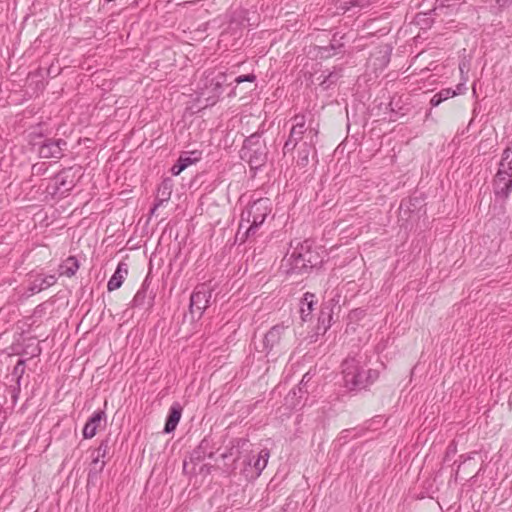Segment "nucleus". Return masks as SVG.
Masks as SVG:
<instances>
[{
  "instance_id": "nucleus-1",
  "label": "nucleus",
  "mask_w": 512,
  "mask_h": 512,
  "mask_svg": "<svg viewBox=\"0 0 512 512\" xmlns=\"http://www.w3.org/2000/svg\"><path fill=\"white\" fill-rule=\"evenodd\" d=\"M271 202L268 198H260L254 201L241 213L236 238L244 242L256 235L258 228L264 223L271 213Z\"/></svg>"
},
{
  "instance_id": "nucleus-2",
  "label": "nucleus",
  "mask_w": 512,
  "mask_h": 512,
  "mask_svg": "<svg viewBox=\"0 0 512 512\" xmlns=\"http://www.w3.org/2000/svg\"><path fill=\"white\" fill-rule=\"evenodd\" d=\"M361 357H348L342 362L344 386L350 391H358L373 384L379 377L377 370L364 369Z\"/></svg>"
},
{
  "instance_id": "nucleus-3",
  "label": "nucleus",
  "mask_w": 512,
  "mask_h": 512,
  "mask_svg": "<svg viewBox=\"0 0 512 512\" xmlns=\"http://www.w3.org/2000/svg\"><path fill=\"white\" fill-rule=\"evenodd\" d=\"M268 156L266 142L262 139V132H256L247 137L240 150V158L247 162L251 169L262 167Z\"/></svg>"
},
{
  "instance_id": "nucleus-4",
  "label": "nucleus",
  "mask_w": 512,
  "mask_h": 512,
  "mask_svg": "<svg viewBox=\"0 0 512 512\" xmlns=\"http://www.w3.org/2000/svg\"><path fill=\"white\" fill-rule=\"evenodd\" d=\"M493 192L498 199L506 200L512 192V141L502 154L498 171L493 179Z\"/></svg>"
},
{
  "instance_id": "nucleus-5",
  "label": "nucleus",
  "mask_w": 512,
  "mask_h": 512,
  "mask_svg": "<svg viewBox=\"0 0 512 512\" xmlns=\"http://www.w3.org/2000/svg\"><path fill=\"white\" fill-rule=\"evenodd\" d=\"M213 289L207 283L195 287L190 296L189 313L192 321L199 320L210 304Z\"/></svg>"
},
{
  "instance_id": "nucleus-6",
  "label": "nucleus",
  "mask_w": 512,
  "mask_h": 512,
  "mask_svg": "<svg viewBox=\"0 0 512 512\" xmlns=\"http://www.w3.org/2000/svg\"><path fill=\"white\" fill-rule=\"evenodd\" d=\"M76 181V172L73 167L63 169L48 184L46 192L52 196L64 195L73 189Z\"/></svg>"
},
{
  "instance_id": "nucleus-7",
  "label": "nucleus",
  "mask_w": 512,
  "mask_h": 512,
  "mask_svg": "<svg viewBox=\"0 0 512 512\" xmlns=\"http://www.w3.org/2000/svg\"><path fill=\"white\" fill-rule=\"evenodd\" d=\"M288 326L277 324L273 326L265 335L262 341V348L259 350L269 354L273 349L281 350L285 347L286 331Z\"/></svg>"
},
{
  "instance_id": "nucleus-8",
  "label": "nucleus",
  "mask_w": 512,
  "mask_h": 512,
  "mask_svg": "<svg viewBox=\"0 0 512 512\" xmlns=\"http://www.w3.org/2000/svg\"><path fill=\"white\" fill-rule=\"evenodd\" d=\"M67 147V142L63 139L47 138L38 148V154L44 159H61Z\"/></svg>"
},
{
  "instance_id": "nucleus-9",
  "label": "nucleus",
  "mask_w": 512,
  "mask_h": 512,
  "mask_svg": "<svg viewBox=\"0 0 512 512\" xmlns=\"http://www.w3.org/2000/svg\"><path fill=\"white\" fill-rule=\"evenodd\" d=\"M223 75H218L209 79L206 77L204 88L201 89L200 95L205 97L208 105H213L217 102L222 93Z\"/></svg>"
},
{
  "instance_id": "nucleus-10",
  "label": "nucleus",
  "mask_w": 512,
  "mask_h": 512,
  "mask_svg": "<svg viewBox=\"0 0 512 512\" xmlns=\"http://www.w3.org/2000/svg\"><path fill=\"white\" fill-rule=\"evenodd\" d=\"M57 281L55 275H42L38 274L34 277L33 280L30 281L28 286V291L31 294L39 293L42 290H45L51 286H53Z\"/></svg>"
},
{
  "instance_id": "nucleus-11",
  "label": "nucleus",
  "mask_w": 512,
  "mask_h": 512,
  "mask_svg": "<svg viewBox=\"0 0 512 512\" xmlns=\"http://www.w3.org/2000/svg\"><path fill=\"white\" fill-rule=\"evenodd\" d=\"M106 415L102 410L95 411L88 419L83 428V437L90 439L96 435L97 429L100 427L101 422L105 421Z\"/></svg>"
},
{
  "instance_id": "nucleus-12",
  "label": "nucleus",
  "mask_w": 512,
  "mask_h": 512,
  "mask_svg": "<svg viewBox=\"0 0 512 512\" xmlns=\"http://www.w3.org/2000/svg\"><path fill=\"white\" fill-rule=\"evenodd\" d=\"M307 131L306 126H292L289 137L283 146L284 154L291 152L295 149L298 142L302 139L304 133Z\"/></svg>"
},
{
  "instance_id": "nucleus-13",
  "label": "nucleus",
  "mask_w": 512,
  "mask_h": 512,
  "mask_svg": "<svg viewBox=\"0 0 512 512\" xmlns=\"http://www.w3.org/2000/svg\"><path fill=\"white\" fill-rule=\"evenodd\" d=\"M128 274V265L124 262H120L108 281L107 288L109 291H114L121 287L125 277Z\"/></svg>"
},
{
  "instance_id": "nucleus-14",
  "label": "nucleus",
  "mask_w": 512,
  "mask_h": 512,
  "mask_svg": "<svg viewBox=\"0 0 512 512\" xmlns=\"http://www.w3.org/2000/svg\"><path fill=\"white\" fill-rule=\"evenodd\" d=\"M172 187L173 184L170 179H165L162 181V183L158 187L156 203L151 209V213H154L158 207H160L164 202H167L170 199Z\"/></svg>"
},
{
  "instance_id": "nucleus-15",
  "label": "nucleus",
  "mask_w": 512,
  "mask_h": 512,
  "mask_svg": "<svg viewBox=\"0 0 512 512\" xmlns=\"http://www.w3.org/2000/svg\"><path fill=\"white\" fill-rule=\"evenodd\" d=\"M214 452L211 449V441L207 438H204L198 447L193 450L190 456L191 462H201L205 459V457H213Z\"/></svg>"
},
{
  "instance_id": "nucleus-16",
  "label": "nucleus",
  "mask_w": 512,
  "mask_h": 512,
  "mask_svg": "<svg viewBox=\"0 0 512 512\" xmlns=\"http://www.w3.org/2000/svg\"><path fill=\"white\" fill-rule=\"evenodd\" d=\"M200 159V153L197 151H193L190 155H181L177 162L172 166L171 173L174 176L179 175L183 170H185L189 165L195 163Z\"/></svg>"
},
{
  "instance_id": "nucleus-17",
  "label": "nucleus",
  "mask_w": 512,
  "mask_h": 512,
  "mask_svg": "<svg viewBox=\"0 0 512 512\" xmlns=\"http://www.w3.org/2000/svg\"><path fill=\"white\" fill-rule=\"evenodd\" d=\"M181 415H182L181 405L179 403H174L169 409V414L167 416L165 427H164L165 433H171L176 429V427L180 421Z\"/></svg>"
},
{
  "instance_id": "nucleus-18",
  "label": "nucleus",
  "mask_w": 512,
  "mask_h": 512,
  "mask_svg": "<svg viewBox=\"0 0 512 512\" xmlns=\"http://www.w3.org/2000/svg\"><path fill=\"white\" fill-rule=\"evenodd\" d=\"M314 298L315 295L309 292H306L303 296L300 307V314L303 321H307L311 316L315 304Z\"/></svg>"
},
{
  "instance_id": "nucleus-19",
  "label": "nucleus",
  "mask_w": 512,
  "mask_h": 512,
  "mask_svg": "<svg viewBox=\"0 0 512 512\" xmlns=\"http://www.w3.org/2000/svg\"><path fill=\"white\" fill-rule=\"evenodd\" d=\"M79 269V262L75 256H69L61 265V274L67 277H72Z\"/></svg>"
},
{
  "instance_id": "nucleus-20",
  "label": "nucleus",
  "mask_w": 512,
  "mask_h": 512,
  "mask_svg": "<svg viewBox=\"0 0 512 512\" xmlns=\"http://www.w3.org/2000/svg\"><path fill=\"white\" fill-rule=\"evenodd\" d=\"M92 457H93V459L91 462V467L88 472V482L89 483L96 481L98 479L99 474L103 471L105 464H106L104 460H100V458H97L95 456H92Z\"/></svg>"
},
{
  "instance_id": "nucleus-21",
  "label": "nucleus",
  "mask_w": 512,
  "mask_h": 512,
  "mask_svg": "<svg viewBox=\"0 0 512 512\" xmlns=\"http://www.w3.org/2000/svg\"><path fill=\"white\" fill-rule=\"evenodd\" d=\"M313 150V145L308 143H303L300 149L298 150V156L296 163L300 167H305L309 163V157L311 151Z\"/></svg>"
},
{
  "instance_id": "nucleus-22",
  "label": "nucleus",
  "mask_w": 512,
  "mask_h": 512,
  "mask_svg": "<svg viewBox=\"0 0 512 512\" xmlns=\"http://www.w3.org/2000/svg\"><path fill=\"white\" fill-rule=\"evenodd\" d=\"M269 457L270 452L268 449H262L259 452L257 459L253 463L257 476H259L262 473V471L266 468Z\"/></svg>"
},
{
  "instance_id": "nucleus-23",
  "label": "nucleus",
  "mask_w": 512,
  "mask_h": 512,
  "mask_svg": "<svg viewBox=\"0 0 512 512\" xmlns=\"http://www.w3.org/2000/svg\"><path fill=\"white\" fill-rule=\"evenodd\" d=\"M247 442L248 441L246 439H242V438L236 439L235 441L232 442V446L229 449V451L222 454V458L226 459L230 456H233L234 462H235L239 458L240 448L245 446L247 444Z\"/></svg>"
},
{
  "instance_id": "nucleus-24",
  "label": "nucleus",
  "mask_w": 512,
  "mask_h": 512,
  "mask_svg": "<svg viewBox=\"0 0 512 512\" xmlns=\"http://www.w3.org/2000/svg\"><path fill=\"white\" fill-rule=\"evenodd\" d=\"M298 252H301L303 261L306 262L307 264H310V268L316 266V256L310 251V246L307 241L301 244V248L300 250H298Z\"/></svg>"
},
{
  "instance_id": "nucleus-25",
  "label": "nucleus",
  "mask_w": 512,
  "mask_h": 512,
  "mask_svg": "<svg viewBox=\"0 0 512 512\" xmlns=\"http://www.w3.org/2000/svg\"><path fill=\"white\" fill-rule=\"evenodd\" d=\"M291 259H292L293 269H295V270L302 271V270H307L308 268H310V264H307L306 262L303 261L301 252H298V249H295L292 252Z\"/></svg>"
},
{
  "instance_id": "nucleus-26",
  "label": "nucleus",
  "mask_w": 512,
  "mask_h": 512,
  "mask_svg": "<svg viewBox=\"0 0 512 512\" xmlns=\"http://www.w3.org/2000/svg\"><path fill=\"white\" fill-rule=\"evenodd\" d=\"M339 78V75L335 72H329L327 75L324 76L323 80L320 82V86L327 90L330 88L332 84H334Z\"/></svg>"
},
{
  "instance_id": "nucleus-27",
  "label": "nucleus",
  "mask_w": 512,
  "mask_h": 512,
  "mask_svg": "<svg viewBox=\"0 0 512 512\" xmlns=\"http://www.w3.org/2000/svg\"><path fill=\"white\" fill-rule=\"evenodd\" d=\"M25 371V360H18L17 364L15 365L12 375L16 377V383L21 384V379L23 377Z\"/></svg>"
},
{
  "instance_id": "nucleus-28",
  "label": "nucleus",
  "mask_w": 512,
  "mask_h": 512,
  "mask_svg": "<svg viewBox=\"0 0 512 512\" xmlns=\"http://www.w3.org/2000/svg\"><path fill=\"white\" fill-rule=\"evenodd\" d=\"M146 299V281L142 284V287L133 298V306H141L144 304Z\"/></svg>"
},
{
  "instance_id": "nucleus-29",
  "label": "nucleus",
  "mask_w": 512,
  "mask_h": 512,
  "mask_svg": "<svg viewBox=\"0 0 512 512\" xmlns=\"http://www.w3.org/2000/svg\"><path fill=\"white\" fill-rule=\"evenodd\" d=\"M328 311H325V308L321 310L320 316H319V322H321L325 327V330L330 326V322L332 319L331 310L327 308Z\"/></svg>"
},
{
  "instance_id": "nucleus-30",
  "label": "nucleus",
  "mask_w": 512,
  "mask_h": 512,
  "mask_svg": "<svg viewBox=\"0 0 512 512\" xmlns=\"http://www.w3.org/2000/svg\"><path fill=\"white\" fill-rule=\"evenodd\" d=\"M47 170H48V166L44 162L36 163V164L32 165V168H31L32 175H34V176L44 175L47 172Z\"/></svg>"
},
{
  "instance_id": "nucleus-31",
  "label": "nucleus",
  "mask_w": 512,
  "mask_h": 512,
  "mask_svg": "<svg viewBox=\"0 0 512 512\" xmlns=\"http://www.w3.org/2000/svg\"><path fill=\"white\" fill-rule=\"evenodd\" d=\"M109 445L108 440H103L100 442L98 448L95 450V457L104 458L108 452Z\"/></svg>"
},
{
  "instance_id": "nucleus-32",
  "label": "nucleus",
  "mask_w": 512,
  "mask_h": 512,
  "mask_svg": "<svg viewBox=\"0 0 512 512\" xmlns=\"http://www.w3.org/2000/svg\"><path fill=\"white\" fill-rule=\"evenodd\" d=\"M342 47V44H339L338 46H336L335 44L331 43L329 46H326V47H320L319 49V55L324 58V57H330L332 55L331 51H335L337 48H340Z\"/></svg>"
},
{
  "instance_id": "nucleus-33",
  "label": "nucleus",
  "mask_w": 512,
  "mask_h": 512,
  "mask_svg": "<svg viewBox=\"0 0 512 512\" xmlns=\"http://www.w3.org/2000/svg\"><path fill=\"white\" fill-rule=\"evenodd\" d=\"M437 95L442 99V101H445L451 97H454L457 95V92L451 88L442 89L440 92L437 93Z\"/></svg>"
},
{
  "instance_id": "nucleus-34",
  "label": "nucleus",
  "mask_w": 512,
  "mask_h": 512,
  "mask_svg": "<svg viewBox=\"0 0 512 512\" xmlns=\"http://www.w3.org/2000/svg\"><path fill=\"white\" fill-rule=\"evenodd\" d=\"M351 0H339L338 1V9L342 10L344 13L352 10Z\"/></svg>"
},
{
  "instance_id": "nucleus-35",
  "label": "nucleus",
  "mask_w": 512,
  "mask_h": 512,
  "mask_svg": "<svg viewBox=\"0 0 512 512\" xmlns=\"http://www.w3.org/2000/svg\"><path fill=\"white\" fill-rule=\"evenodd\" d=\"M256 80V76L254 74H247V75H241V76H238L236 79H235V82L237 84H240L242 82H254Z\"/></svg>"
},
{
  "instance_id": "nucleus-36",
  "label": "nucleus",
  "mask_w": 512,
  "mask_h": 512,
  "mask_svg": "<svg viewBox=\"0 0 512 512\" xmlns=\"http://www.w3.org/2000/svg\"><path fill=\"white\" fill-rule=\"evenodd\" d=\"M291 120L293 122L292 126H306V119L304 115H295Z\"/></svg>"
},
{
  "instance_id": "nucleus-37",
  "label": "nucleus",
  "mask_w": 512,
  "mask_h": 512,
  "mask_svg": "<svg viewBox=\"0 0 512 512\" xmlns=\"http://www.w3.org/2000/svg\"><path fill=\"white\" fill-rule=\"evenodd\" d=\"M352 4V9L353 8H359V9H363V8H366L369 6L370 2L369 0H351Z\"/></svg>"
},
{
  "instance_id": "nucleus-38",
  "label": "nucleus",
  "mask_w": 512,
  "mask_h": 512,
  "mask_svg": "<svg viewBox=\"0 0 512 512\" xmlns=\"http://www.w3.org/2000/svg\"><path fill=\"white\" fill-rule=\"evenodd\" d=\"M21 384H17L15 386H13L12 388V391H11V398H12V403L13 404H16L17 401H18V398H19V394H20V388Z\"/></svg>"
},
{
  "instance_id": "nucleus-39",
  "label": "nucleus",
  "mask_w": 512,
  "mask_h": 512,
  "mask_svg": "<svg viewBox=\"0 0 512 512\" xmlns=\"http://www.w3.org/2000/svg\"><path fill=\"white\" fill-rule=\"evenodd\" d=\"M457 453V447H456V444L454 442L450 443L447 447V451H446V459L449 457V456H453Z\"/></svg>"
},
{
  "instance_id": "nucleus-40",
  "label": "nucleus",
  "mask_w": 512,
  "mask_h": 512,
  "mask_svg": "<svg viewBox=\"0 0 512 512\" xmlns=\"http://www.w3.org/2000/svg\"><path fill=\"white\" fill-rule=\"evenodd\" d=\"M442 102H443V101H442V99H440V97H439L437 94H435V95L431 98V100H430V104H431V106H432V107H437V106H438V105H440Z\"/></svg>"
},
{
  "instance_id": "nucleus-41",
  "label": "nucleus",
  "mask_w": 512,
  "mask_h": 512,
  "mask_svg": "<svg viewBox=\"0 0 512 512\" xmlns=\"http://www.w3.org/2000/svg\"><path fill=\"white\" fill-rule=\"evenodd\" d=\"M44 310H45V308H44L43 304L38 305L34 309L33 316H41L44 313Z\"/></svg>"
},
{
  "instance_id": "nucleus-42",
  "label": "nucleus",
  "mask_w": 512,
  "mask_h": 512,
  "mask_svg": "<svg viewBox=\"0 0 512 512\" xmlns=\"http://www.w3.org/2000/svg\"><path fill=\"white\" fill-rule=\"evenodd\" d=\"M472 457L470 455H461L460 456V463L457 466L456 475L458 474V471L463 463H465L468 459H471Z\"/></svg>"
},
{
  "instance_id": "nucleus-43",
  "label": "nucleus",
  "mask_w": 512,
  "mask_h": 512,
  "mask_svg": "<svg viewBox=\"0 0 512 512\" xmlns=\"http://www.w3.org/2000/svg\"><path fill=\"white\" fill-rule=\"evenodd\" d=\"M309 134H312V136L310 138V143L309 144L313 145L314 138H317V135H318V129L311 127L309 129Z\"/></svg>"
},
{
  "instance_id": "nucleus-44",
  "label": "nucleus",
  "mask_w": 512,
  "mask_h": 512,
  "mask_svg": "<svg viewBox=\"0 0 512 512\" xmlns=\"http://www.w3.org/2000/svg\"><path fill=\"white\" fill-rule=\"evenodd\" d=\"M309 380L308 378V373L305 374L300 382V385H299V391L301 392L302 391V387L305 385V383Z\"/></svg>"
}]
</instances>
